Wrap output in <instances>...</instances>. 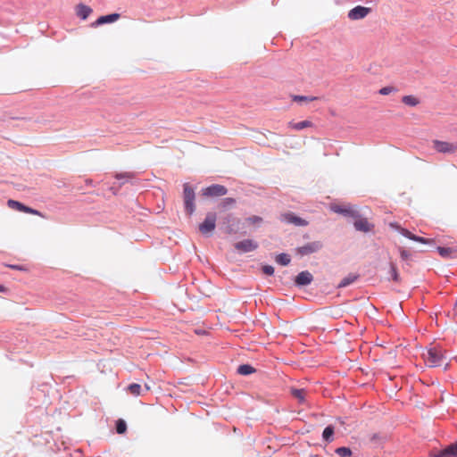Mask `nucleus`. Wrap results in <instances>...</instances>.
<instances>
[{"label":"nucleus","instance_id":"1","mask_svg":"<svg viewBox=\"0 0 457 457\" xmlns=\"http://www.w3.org/2000/svg\"><path fill=\"white\" fill-rule=\"evenodd\" d=\"M423 359L429 367L445 366L446 369L449 365L446 352L440 346H432L426 353H423Z\"/></svg>","mask_w":457,"mask_h":457},{"label":"nucleus","instance_id":"2","mask_svg":"<svg viewBox=\"0 0 457 457\" xmlns=\"http://www.w3.org/2000/svg\"><path fill=\"white\" fill-rule=\"evenodd\" d=\"M184 191H183V198H184V204L186 212L188 215H192L195 212V190L194 188L188 184L185 183L184 186Z\"/></svg>","mask_w":457,"mask_h":457},{"label":"nucleus","instance_id":"3","mask_svg":"<svg viewBox=\"0 0 457 457\" xmlns=\"http://www.w3.org/2000/svg\"><path fill=\"white\" fill-rule=\"evenodd\" d=\"M217 216L213 212L207 213L204 220L199 225V231L203 235H210L215 229Z\"/></svg>","mask_w":457,"mask_h":457},{"label":"nucleus","instance_id":"4","mask_svg":"<svg viewBox=\"0 0 457 457\" xmlns=\"http://www.w3.org/2000/svg\"><path fill=\"white\" fill-rule=\"evenodd\" d=\"M433 148L440 154H454L457 151V143L441 140L432 142Z\"/></svg>","mask_w":457,"mask_h":457},{"label":"nucleus","instance_id":"5","mask_svg":"<svg viewBox=\"0 0 457 457\" xmlns=\"http://www.w3.org/2000/svg\"><path fill=\"white\" fill-rule=\"evenodd\" d=\"M227 192L228 190L224 186L214 184L202 189V195L205 197L222 196L225 195Z\"/></svg>","mask_w":457,"mask_h":457},{"label":"nucleus","instance_id":"6","mask_svg":"<svg viewBox=\"0 0 457 457\" xmlns=\"http://www.w3.org/2000/svg\"><path fill=\"white\" fill-rule=\"evenodd\" d=\"M7 205L9 208L19 211V212L30 213V214H34V215H41L38 211L34 210L29 206H26L23 204H21L18 201H15V200H12V199L8 200Z\"/></svg>","mask_w":457,"mask_h":457},{"label":"nucleus","instance_id":"7","mask_svg":"<svg viewBox=\"0 0 457 457\" xmlns=\"http://www.w3.org/2000/svg\"><path fill=\"white\" fill-rule=\"evenodd\" d=\"M235 248L240 253H248L258 248V243L252 239H245L235 244Z\"/></svg>","mask_w":457,"mask_h":457},{"label":"nucleus","instance_id":"8","mask_svg":"<svg viewBox=\"0 0 457 457\" xmlns=\"http://www.w3.org/2000/svg\"><path fill=\"white\" fill-rule=\"evenodd\" d=\"M370 12V8L358 5L348 12V18L353 21L365 18Z\"/></svg>","mask_w":457,"mask_h":457},{"label":"nucleus","instance_id":"9","mask_svg":"<svg viewBox=\"0 0 457 457\" xmlns=\"http://www.w3.org/2000/svg\"><path fill=\"white\" fill-rule=\"evenodd\" d=\"M281 220L286 222V223L294 224V225L298 226V227H303V226H306L308 224V222L306 220H304L303 219L296 216L293 212L283 213L281 215Z\"/></svg>","mask_w":457,"mask_h":457},{"label":"nucleus","instance_id":"10","mask_svg":"<svg viewBox=\"0 0 457 457\" xmlns=\"http://www.w3.org/2000/svg\"><path fill=\"white\" fill-rule=\"evenodd\" d=\"M322 247V244L319 241L311 242L303 246L298 247L296 252L300 255H307L319 251Z\"/></svg>","mask_w":457,"mask_h":457},{"label":"nucleus","instance_id":"11","mask_svg":"<svg viewBox=\"0 0 457 457\" xmlns=\"http://www.w3.org/2000/svg\"><path fill=\"white\" fill-rule=\"evenodd\" d=\"M356 218L357 219L353 222V226L356 230L367 233L373 229L374 225L369 222V220L366 218H361L358 216Z\"/></svg>","mask_w":457,"mask_h":457},{"label":"nucleus","instance_id":"12","mask_svg":"<svg viewBox=\"0 0 457 457\" xmlns=\"http://www.w3.org/2000/svg\"><path fill=\"white\" fill-rule=\"evenodd\" d=\"M432 457H457V442L434 453Z\"/></svg>","mask_w":457,"mask_h":457},{"label":"nucleus","instance_id":"13","mask_svg":"<svg viewBox=\"0 0 457 457\" xmlns=\"http://www.w3.org/2000/svg\"><path fill=\"white\" fill-rule=\"evenodd\" d=\"M330 209L336 213L343 214L345 216L357 217V212L353 210L350 205L332 204Z\"/></svg>","mask_w":457,"mask_h":457},{"label":"nucleus","instance_id":"14","mask_svg":"<svg viewBox=\"0 0 457 457\" xmlns=\"http://www.w3.org/2000/svg\"><path fill=\"white\" fill-rule=\"evenodd\" d=\"M119 13H112L108 15L100 16L95 22L92 23V27H97L105 23H112L120 19Z\"/></svg>","mask_w":457,"mask_h":457},{"label":"nucleus","instance_id":"15","mask_svg":"<svg viewBox=\"0 0 457 457\" xmlns=\"http://www.w3.org/2000/svg\"><path fill=\"white\" fill-rule=\"evenodd\" d=\"M313 280V276L311 272L304 270L300 272L295 278V284L297 286H307Z\"/></svg>","mask_w":457,"mask_h":457},{"label":"nucleus","instance_id":"16","mask_svg":"<svg viewBox=\"0 0 457 457\" xmlns=\"http://www.w3.org/2000/svg\"><path fill=\"white\" fill-rule=\"evenodd\" d=\"M397 228H399L400 233L403 237H407V238H409L411 240H413V241H416V242H419V243H422V244H428V243L430 242L429 239L415 236L414 234H412L411 232H410L409 230H407L405 228H399V227H397Z\"/></svg>","mask_w":457,"mask_h":457},{"label":"nucleus","instance_id":"17","mask_svg":"<svg viewBox=\"0 0 457 457\" xmlns=\"http://www.w3.org/2000/svg\"><path fill=\"white\" fill-rule=\"evenodd\" d=\"M92 8L84 4H79L76 6V14L82 20H86L92 13Z\"/></svg>","mask_w":457,"mask_h":457},{"label":"nucleus","instance_id":"18","mask_svg":"<svg viewBox=\"0 0 457 457\" xmlns=\"http://www.w3.org/2000/svg\"><path fill=\"white\" fill-rule=\"evenodd\" d=\"M359 278V275L358 274H349L348 276H346L345 278H344L341 282L338 284L337 287L338 288H341V287H345L351 284H353V282H355Z\"/></svg>","mask_w":457,"mask_h":457},{"label":"nucleus","instance_id":"19","mask_svg":"<svg viewBox=\"0 0 457 457\" xmlns=\"http://www.w3.org/2000/svg\"><path fill=\"white\" fill-rule=\"evenodd\" d=\"M312 126V123L309 120H303L300 122H289L288 127L295 129V130H302L306 128H310Z\"/></svg>","mask_w":457,"mask_h":457},{"label":"nucleus","instance_id":"20","mask_svg":"<svg viewBox=\"0 0 457 457\" xmlns=\"http://www.w3.org/2000/svg\"><path fill=\"white\" fill-rule=\"evenodd\" d=\"M237 372L240 375H250L255 372V369L249 364H243L237 368Z\"/></svg>","mask_w":457,"mask_h":457},{"label":"nucleus","instance_id":"21","mask_svg":"<svg viewBox=\"0 0 457 457\" xmlns=\"http://www.w3.org/2000/svg\"><path fill=\"white\" fill-rule=\"evenodd\" d=\"M291 393H292L293 396L295 397L299 401V403L304 402L305 396L307 394L304 389L293 388L291 390Z\"/></svg>","mask_w":457,"mask_h":457},{"label":"nucleus","instance_id":"22","mask_svg":"<svg viewBox=\"0 0 457 457\" xmlns=\"http://www.w3.org/2000/svg\"><path fill=\"white\" fill-rule=\"evenodd\" d=\"M402 102L409 106H416L420 104V100L414 96H404Z\"/></svg>","mask_w":457,"mask_h":457},{"label":"nucleus","instance_id":"23","mask_svg":"<svg viewBox=\"0 0 457 457\" xmlns=\"http://www.w3.org/2000/svg\"><path fill=\"white\" fill-rule=\"evenodd\" d=\"M389 273L393 281L399 283L401 281L400 275L397 270V267L394 262H390Z\"/></svg>","mask_w":457,"mask_h":457},{"label":"nucleus","instance_id":"24","mask_svg":"<svg viewBox=\"0 0 457 457\" xmlns=\"http://www.w3.org/2000/svg\"><path fill=\"white\" fill-rule=\"evenodd\" d=\"M333 435H334V427L333 426H328L325 428L322 433V437L327 442L333 441Z\"/></svg>","mask_w":457,"mask_h":457},{"label":"nucleus","instance_id":"25","mask_svg":"<svg viewBox=\"0 0 457 457\" xmlns=\"http://www.w3.org/2000/svg\"><path fill=\"white\" fill-rule=\"evenodd\" d=\"M290 261V257L287 253H279L276 256V262L283 266L288 265Z\"/></svg>","mask_w":457,"mask_h":457},{"label":"nucleus","instance_id":"26","mask_svg":"<svg viewBox=\"0 0 457 457\" xmlns=\"http://www.w3.org/2000/svg\"><path fill=\"white\" fill-rule=\"evenodd\" d=\"M128 391L131 395L137 396V395H141L142 387L139 384L133 383L128 386Z\"/></svg>","mask_w":457,"mask_h":457},{"label":"nucleus","instance_id":"27","mask_svg":"<svg viewBox=\"0 0 457 457\" xmlns=\"http://www.w3.org/2000/svg\"><path fill=\"white\" fill-rule=\"evenodd\" d=\"M437 251L442 257H450L455 251L451 247H437Z\"/></svg>","mask_w":457,"mask_h":457},{"label":"nucleus","instance_id":"28","mask_svg":"<svg viewBox=\"0 0 457 457\" xmlns=\"http://www.w3.org/2000/svg\"><path fill=\"white\" fill-rule=\"evenodd\" d=\"M336 453L340 457H349L352 455V451L348 447H338L336 449Z\"/></svg>","mask_w":457,"mask_h":457},{"label":"nucleus","instance_id":"29","mask_svg":"<svg viewBox=\"0 0 457 457\" xmlns=\"http://www.w3.org/2000/svg\"><path fill=\"white\" fill-rule=\"evenodd\" d=\"M127 430V425H126V422L120 419L117 420L116 422V431L118 434H123L125 433Z\"/></svg>","mask_w":457,"mask_h":457},{"label":"nucleus","instance_id":"30","mask_svg":"<svg viewBox=\"0 0 457 457\" xmlns=\"http://www.w3.org/2000/svg\"><path fill=\"white\" fill-rule=\"evenodd\" d=\"M315 96H294L293 100L295 102H312L316 100Z\"/></svg>","mask_w":457,"mask_h":457},{"label":"nucleus","instance_id":"31","mask_svg":"<svg viewBox=\"0 0 457 457\" xmlns=\"http://www.w3.org/2000/svg\"><path fill=\"white\" fill-rule=\"evenodd\" d=\"M117 179H126L127 180L132 179L134 178V174L131 172H124V173H117L115 175Z\"/></svg>","mask_w":457,"mask_h":457},{"label":"nucleus","instance_id":"32","mask_svg":"<svg viewBox=\"0 0 457 457\" xmlns=\"http://www.w3.org/2000/svg\"><path fill=\"white\" fill-rule=\"evenodd\" d=\"M235 199L234 198H231V197H228V198H225L223 199V201L220 203V205L223 207V208H227L228 206L229 205H232L235 204Z\"/></svg>","mask_w":457,"mask_h":457},{"label":"nucleus","instance_id":"33","mask_svg":"<svg viewBox=\"0 0 457 457\" xmlns=\"http://www.w3.org/2000/svg\"><path fill=\"white\" fill-rule=\"evenodd\" d=\"M262 272L265 275L271 276L274 273V268L271 265H264L262 267Z\"/></svg>","mask_w":457,"mask_h":457},{"label":"nucleus","instance_id":"34","mask_svg":"<svg viewBox=\"0 0 457 457\" xmlns=\"http://www.w3.org/2000/svg\"><path fill=\"white\" fill-rule=\"evenodd\" d=\"M394 91H395V88L393 87H384L379 90V94L382 96H386Z\"/></svg>","mask_w":457,"mask_h":457},{"label":"nucleus","instance_id":"35","mask_svg":"<svg viewBox=\"0 0 457 457\" xmlns=\"http://www.w3.org/2000/svg\"><path fill=\"white\" fill-rule=\"evenodd\" d=\"M400 256L403 261H407L411 257V253L403 248L399 249Z\"/></svg>","mask_w":457,"mask_h":457},{"label":"nucleus","instance_id":"36","mask_svg":"<svg viewBox=\"0 0 457 457\" xmlns=\"http://www.w3.org/2000/svg\"><path fill=\"white\" fill-rule=\"evenodd\" d=\"M247 221H249L250 223L255 224V223L261 222L262 218L259 216H252L247 219Z\"/></svg>","mask_w":457,"mask_h":457},{"label":"nucleus","instance_id":"37","mask_svg":"<svg viewBox=\"0 0 457 457\" xmlns=\"http://www.w3.org/2000/svg\"><path fill=\"white\" fill-rule=\"evenodd\" d=\"M8 267L12 270H22V271L28 270L27 268H25L24 266H21V265H8Z\"/></svg>","mask_w":457,"mask_h":457},{"label":"nucleus","instance_id":"38","mask_svg":"<svg viewBox=\"0 0 457 457\" xmlns=\"http://www.w3.org/2000/svg\"><path fill=\"white\" fill-rule=\"evenodd\" d=\"M4 287L0 285V292H4Z\"/></svg>","mask_w":457,"mask_h":457},{"label":"nucleus","instance_id":"39","mask_svg":"<svg viewBox=\"0 0 457 457\" xmlns=\"http://www.w3.org/2000/svg\"><path fill=\"white\" fill-rule=\"evenodd\" d=\"M145 389L146 390H149L150 389V386L148 385H145Z\"/></svg>","mask_w":457,"mask_h":457}]
</instances>
